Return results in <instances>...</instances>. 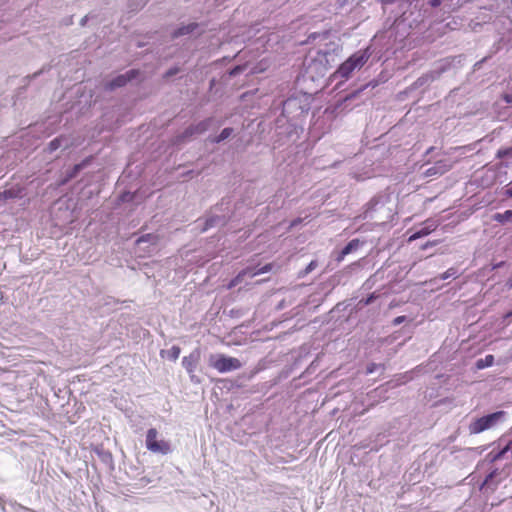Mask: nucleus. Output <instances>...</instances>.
Masks as SVG:
<instances>
[{
    "mask_svg": "<svg viewBox=\"0 0 512 512\" xmlns=\"http://www.w3.org/2000/svg\"><path fill=\"white\" fill-rule=\"evenodd\" d=\"M395 204L388 194L375 196L367 203L364 212L358 216L360 219H374L379 224H385L393 220Z\"/></svg>",
    "mask_w": 512,
    "mask_h": 512,
    "instance_id": "nucleus-3",
    "label": "nucleus"
},
{
    "mask_svg": "<svg viewBox=\"0 0 512 512\" xmlns=\"http://www.w3.org/2000/svg\"><path fill=\"white\" fill-rule=\"evenodd\" d=\"M504 318H512V310L506 313Z\"/></svg>",
    "mask_w": 512,
    "mask_h": 512,
    "instance_id": "nucleus-47",
    "label": "nucleus"
},
{
    "mask_svg": "<svg viewBox=\"0 0 512 512\" xmlns=\"http://www.w3.org/2000/svg\"><path fill=\"white\" fill-rule=\"evenodd\" d=\"M508 452H510V450H509L508 444H506L502 449H500L498 451L492 450L491 452H489L487 454V459L490 462H495L497 460H500V459L506 457Z\"/></svg>",
    "mask_w": 512,
    "mask_h": 512,
    "instance_id": "nucleus-22",
    "label": "nucleus"
},
{
    "mask_svg": "<svg viewBox=\"0 0 512 512\" xmlns=\"http://www.w3.org/2000/svg\"><path fill=\"white\" fill-rule=\"evenodd\" d=\"M494 364V356L491 354L486 355L484 358H480L476 361L475 366L477 369H485L491 367Z\"/></svg>",
    "mask_w": 512,
    "mask_h": 512,
    "instance_id": "nucleus-24",
    "label": "nucleus"
},
{
    "mask_svg": "<svg viewBox=\"0 0 512 512\" xmlns=\"http://www.w3.org/2000/svg\"><path fill=\"white\" fill-rule=\"evenodd\" d=\"M44 69H45V68H43V69H41V70H39V71H37V72L33 73V74H32V75H30V76H27V78H29V79H35V78H37L40 74H42V73L44 72Z\"/></svg>",
    "mask_w": 512,
    "mask_h": 512,
    "instance_id": "nucleus-40",
    "label": "nucleus"
},
{
    "mask_svg": "<svg viewBox=\"0 0 512 512\" xmlns=\"http://www.w3.org/2000/svg\"><path fill=\"white\" fill-rule=\"evenodd\" d=\"M450 277H453V278L458 277V270L456 268L451 267L440 275L441 280H446Z\"/></svg>",
    "mask_w": 512,
    "mask_h": 512,
    "instance_id": "nucleus-30",
    "label": "nucleus"
},
{
    "mask_svg": "<svg viewBox=\"0 0 512 512\" xmlns=\"http://www.w3.org/2000/svg\"><path fill=\"white\" fill-rule=\"evenodd\" d=\"M233 133V128H230V127H227V128H224L220 134L216 137H214L213 139H211V141L213 143H220L226 139H228Z\"/></svg>",
    "mask_w": 512,
    "mask_h": 512,
    "instance_id": "nucleus-26",
    "label": "nucleus"
},
{
    "mask_svg": "<svg viewBox=\"0 0 512 512\" xmlns=\"http://www.w3.org/2000/svg\"><path fill=\"white\" fill-rule=\"evenodd\" d=\"M511 183H512V181H511Z\"/></svg>",
    "mask_w": 512,
    "mask_h": 512,
    "instance_id": "nucleus-52",
    "label": "nucleus"
},
{
    "mask_svg": "<svg viewBox=\"0 0 512 512\" xmlns=\"http://www.w3.org/2000/svg\"><path fill=\"white\" fill-rule=\"evenodd\" d=\"M509 287L512 288V279L509 281Z\"/></svg>",
    "mask_w": 512,
    "mask_h": 512,
    "instance_id": "nucleus-51",
    "label": "nucleus"
},
{
    "mask_svg": "<svg viewBox=\"0 0 512 512\" xmlns=\"http://www.w3.org/2000/svg\"><path fill=\"white\" fill-rule=\"evenodd\" d=\"M431 7H439L442 4V0H430L429 2Z\"/></svg>",
    "mask_w": 512,
    "mask_h": 512,
    "instance_id": "nucleus-39",
    "label": "nucleus"
},
{
    "mask_svg": "<svg viewBox=\"0 0 512 512\" xmlns=\"http://www.w3.org/2000/svg\"><path fill=\"white\" fill-rule=\"evenodd\" d=\"M369 281H370V279L366 280V282H365V285H367V286H368V288H370V287H371V286L369 285Z\"/></svg>",
    "mask_w": 512,
    "mask_h": 512,
    "instance_id": "nucleus-49",
    "label": "nucleus"
},
{
    "mask_svg": "<svg viewBox=\"0 0 512 512\" xmlns=\"http://www.w3.org/2000/svg\"><path fill=\"white\" fill-rule=\"evenodd\" d=\"M145 446L147 450L155 454L167 455L172 452L170 442L163 439L156 428L147 430Z\"/></svg>",
    "mask_w": 512,
    "mask_h": 512,
    "instance_id": "nucleus-6",
    "label": "nucleus"
},
{
    "mask_svg": "<svg viewBox=\"0 0 512 512\" xmlns=\"http://www.w3.org/2000/svg\"><path fill=\"white\" fill-rule=\"evenodd\" d=\"M495 474H496V471L491 472V473L486 477V479H485V481H484V485H488V484H489V482H490V481L493 479V477L495 476Z\"/></svg>",
    "mask_w": 512,
    "mask_h": 512,
    "instance_id": "nucleus-38",
    "label": "nucleus"
},
{
    "mask_svg": "<svg viewBox=\"0 0 512 512\" xmlns=\"http://www.w3.org/2000/svg\"><path fill=\"white\" fill-rule=\"evenodd\" d=\"M405 320V316H398L394 319V324L399 325Z\"/></svg>",
    "mask_w": 512,
    "mask_h": 512,
    "instance_id": "nucleus-41",
    "label": "nucleus"
},
{
    "mask_svg": "<svg viewBox=\"0 0 512 512\" xmlns=\"http://www.w3.org/2000/svg\"><path fill=\"white\" fill-rule=\"evenodd\" d=\"M504 411H496L473 420L469 424L470 434H479L496 426L505 417Z\"/></svg>",
    "mask_w": 512,
    "mask_h": 512,
    "instance_id": "nucleus-5",
    "label": "nucleus"
},
{
    "mask_svg": "<svg viewBox=\"0 0 512 512\" xmlns=\"http://www.w3.org/2000/svg\"><path fill=\"white\" fill-rule=\"evenodd\" d=\"M87 20H88V17H87V16L83 17V18L81 19V21H80V25H81V26H84V25L86 24Z\"/></svg>",
    "mask_w": 512,
    "mask_h": 512,
    "instance_id": "nucleus-46",
    "label": "nucleus"
},
{
    "mask_svg": "<svg viewBox=\"0 0 512 512\" xmlns=\"http://www.w3.org/2000/svg\"><path fill=\"white\" fill-rule=\"evenodd\" d=\"M198 26L199 24L195 22L183 25L174 31L173 36L177 38L180 36L191 34L198 28Z\"/></svg>",
    "mask_w": 512,
    "mask_h": 512,
    "instance_id": "nucleus-20",
    "label": "nucleus"
},
{
    "mask_svg": "<svg viewBox=\"0 0 512 512\" xmlns=\"http://www.w3.org/2000/svg\"><path fill=\"white\" fill-rule=\"evenodd\" d=\"M209 365L219 373L231 372L242 367L241 362L237 358L226 356L224 354L211 355L209 358Z\"/></svg>",
    "mask_w": 512,
    "mask_h": 512,
    "instance_id": "nucleus-7",
    "label": "nucleus"
},
{
    "mask_svg": "<svg viewBox=\"0 0 512 512\" xmlns=\"http://www.w3.org/2000/svg\"><path fill=\"white\" fill-rule=\"evenodd\" d=\"M377 298H378V295L375 292H373L370 295H368V297L361 299L359 301V304L367 306V305L372 304Z\"/></svg>",
    "mask_w": 512,
    "mask_h": 512,
    "instance_id": "nucleus-31",
    "label": "nucleus"
},
{
    "mask_svg": "<svg viewBox=\"0 0 512 512\" xmlns=\"http://www.w3.org/2000/svg\"><path fill=\"white\" fill-rule=\"evenodd\" d=\"M72 145L70 138L67 136L61 135L59 137L54 138L48 144L47 151L49 153H53L59 148L68 149Z\"/></svg>",
    "mask_w": 512,
    "mask_h": 512,
    "instance_id": "nucleus-15",
    "label": "nucleus"
},
{
    "mask_svg": "<svg viewBox=\"0 0 512 512\" xmlns=\"http://www.w3.org/2000/svg\"><path fill=\"white\" fill-rule=\"evenodd\" d=\"M318 263L316 260H312L307 266L305 269L299 271L298 273V278H303L305 277L306 275H308L309 273H311L316 267H317Z\"/></svg>",
    "mask_w": 512,
    "mask_h": 512,
    "instance_id": "nucleus-29",
    "label": "nucleus"
},
{
    "mask_svg": "<svg viewBox=\"0 0 512 512\" xmlns=\"http://www.w3.org/2000/svg\"><path fill=\"white\" fill-rule=\"evenodd\" d=\"M438 224L435 220L428 219L426 220L420 228L416 229L413 234L409 237V242L420 239L432 233Z\"/></svg>",
    "mask_w": 512,
    "mask_h": 512,
    "instance_id": "nucleus-14",
    "label": "nucleus"
},
{
    "mask_svg": "<svg viewBox=\"0 0 512 512\" xmlns=\"http://www.w3.org/2000/svg\"><path fill=\"white\" fill-rule=\"evenodd\" d=\"M179 71H180V69L178 67H172L165 72L164 78L169 79V78L175 76L176 74H178Z\"/></svg>",
    "mask_w": 512,
    "mask_h": 512,
    "instance_id": "nucleus-34",
    "label": "nucleus"
},
{
    "mask_svg": "<svg viewBox=\"0 0 512 512\" xmlns=\"http://www.w3.org/2000/svg\"><path fill=\"white\" fill-rule=\"evenodd\" d=\"M304 113L300 102L296 98H289L283 102L282 112L275 121L278 135H286L289 139L298 134L296 119Z\"/></svg>",
    "mask_w": 512,
    "mask_h": 512,
    "instance_id": "nucleus-2",
    "label": "nucleus"
},
{
    "mask_svg": "<svg viewBox=\"0 0 512 512\" xmlns=\"http://www.w3.org/2000/svg\"><path fill=\"white\" fill-rule=\"evenodd\" d=\"M379 368V365L376 364V363H370L367 368H366V373L367 374H372L374 372L377 371V369Z\"/></svg>",
    "mask_w": 512,
    "mask_h": 512,
    "instance_id": "nucleus-36",
    "label": "nucleus"
},
{
    "mask_svg": "<svg viewBox=\"0 0 512 512\" xmlns=\"http://www.w3.org/2000/svg\"><path fill=\"white\" fill-rule=\"evenodd\" d=\"M327 35H328L327 32L322 33V34L312 33V34L309 35L308 41L309 42L314 41L317 37L327 38Z\"/></svg>",
    "mask_w": 512,
    "mask_h": 512,
    "instance_id": "nucleus-37",
    "label": "nucleus"
},
{
    "mask_svg": "<svg viewBox=\"0 0 512 512\" xmlns=\"http://www.w3.org/2000/svg\"><path fill=\"white\" fill-rule=\"evenodd\" d=\"M198 359L199 354L196 352H193L190 355L183 357L182 366L189 374H192L196 369Z\"/></svg>",
    "mask_w": 512,
    "mask_h": 512,
    "instance_id": "nucleus-18",
    "label": "nucleus"
},
{
    "mask_svg": "<svg viewBox=\"0 0 512 512\" xmlns=\"http://www.w3.org/2000/svg\"><path fill=\"white\" fill-rule=\"evenodd\" d=\"M245 69H246V65H237L230 70L229 74H230V76L235 77V76L241 74Z\"/></svg>",
    "mask_w": 512,
    "mask_h": 512,
    "instance_id": "nucleus-33",
    "label": "nucleus"
},
{
    "mask_svg": "<svg viewBox=\"0 0 512 512\" xmlns=\"http://www.w3.org/2000/svg\"><path fill=\"white\" fill-rule=\"evenodd\" d=\"M271 270V264H266L261 268L255 269L252 267H247L240 271L237 276L231 281L229 287L236 286L241 283L245 277L253 278L257 275H261L267 273Z\"/></svg>",
    "mask_w": 512,
    "mask_h": 512,
    "instance_id": "nucleus-9",
    "label": "nucleus"
},
{
    "mask_svg": "<svg viewBox=\"0 0 512 512\" xmlns=\"http://www.w3.org/2000/svg\"><path fill=\"white\" fill-rule=\"evenodd\" d=\"M371 57L369 48L360 49L348 57L331 75L333 80H348L354 71H359Z\"/></svg>",
    "mask_w": 512,
    "mask_h": 512,
    "instance_id": "nucleus-4",
    "label": "nucleus"
},
{
    "mask_svg": "<svg viewBox=\"0 0 512 512\" xmlns=\"http://www.w3.org/2000/svg\"><path fill=\"white\" fill-rule=\"evenodd\" d=\"M194 135H198V134L196 133L194 126L192 124V125L188 126L181 134H179L177 136V142H184L188 138H190Z\"/></svg>",
    "mask_w": 512,
    "mask_h": 512,
    "instance_id": "nucleus-25",
    "label": "nucleus"
},
{
    "mask_svg": "<svg viewBox=\"0 0 512 512\" xmlns=\"http://www.w3.org/2000/svg\"><path fill=\"white\" fill-rule=\"evenodd\" d=\"M224 205V202L221 203L220 207H215L210 215L206 218L205 220V225L204 227L202 228V231H206L210 228H213V227H220V226H224L228 219H229V207L227 206L225 208V210H227V213H223V214H218L217 211H222V206Z\"/></svg>",
    "mask_w": 512,
    "mask_h": 512,
    "instance_id": "nucleus-8",
    "label": "nucleus"
},
{
    "mask_svg": "<svg viewBox=\"0 0 512 512\" xmlns=\"http://www.w3.org/2000/svg\"><path fill=\"white\" fill-rule=\"evenodd\" d=\"M505 195L509 198H512V186H507L505 190Z\"/></svg>",
    "mask_w": 512,
    "mask_h": 512,
    "instance_id": "nucleus-42",
    "label": "nucleus"
},
{
    "mask_svg": "<svg viewBox=\"0 0 512 512\" xmlns=\"http://www.w3.org/2000/svg\"><path fill=\"white\" fill-rule=\"evenodd\" d=\"M450 65H451V61H449L448 59L443 60L436 70H433L430 73H427V74L421 76L420 78H418L417 82L420 85H423L425 83L432 82V81L438 79L442 73H444L445 71L448 70Z\"/></svg>",
    "mask_w": 512,
    "mask_h": 512,
    "instance_id": "nucleus-13",
    "label": "nucleus"
},
{
    "mask_svg": "<svg viewBox=\"0 0 512 512\" xmlns=\"http://www.w3.org/2000/svg\"><path fill=\"white\" fill-rule=\"evenodd\" d=\"M95 453L98 455V457L104 464H106L109 467L113 466V457L108 450H104L103 448H96Z\"/></svg>",
    "mask_w": 512,
    "mask_h": 512,
    "instance_id": "nucleus-23",
    "label": "nucleus"
},
{
    "mask_svg": "<svg viewBox=\"0 0 512 512\" xmlns=\"http://www.w3.org/2000/svg\"><path fill=\"white\" fill-rule=\"evenodd\" d=\"M504 100L506 103L511 104L512 103V94H505Z\"/></svg>",
    "mask_w": 512,
    "mask_h": 512,
    "instance_id": "nucleus-43",
    "label": "nucleus"
},
{
    "mask_svg": "<svg viewBox=\"0 0 512 512\" xmlns=\"http://www.w3.org/2000/svg\"><path fill=\"white\" fill-rule=\"evenodd\" d=\"M494 219L500 223L512 222V210H506L503 213H496Z\"/></svg>",
    "mask_w": 512,
    "mask_h": 512,
    "instance_id": "nucleus-27",
    "label": "nucleus"
},
{
    "mask_svg": "<svg viewBox=\"0 0 512 512\" xmlns=\"http://www.w3.org/2000/svg\"><path fill=\"white\" fill-rule=\"evenodd\" d=\"M452 168V162L449 159H441L428 167L424 172L425 177L441 176Z\"/></svg>",
    "mask_w": 512,
    "mask_h": 512,
    "instance_id": "nucleus-11",
    "label": "nucleus"
},
{
    "mask_svg": "<svg viewBox=\"0 0 512 512\" xmlns=\"http://www.w3.org/2000/svg\"><path fill=\"white\" fill-rule=\"evenodd\" d=\"M512 155V147L501 148L497 151L496 157L499 159H503L505 157Z\"/></svg>",
    "mask_w": 512,
    "mask_h": 512,
    "instance_id": "nucleus-32",
    "label": "nucleus"
},
{
    "mask_svg": "<svg viewBox=\"0 0 512 512\" xmlns=\"http://www.w3.org/2000/svg\"><path fill=\"white\" fill-rule=\"evenodd\" d=\"M300 222H301V220H300V219H295V220H293V221L291 222V225H290V226H291V227H295V226H296V225H298Z\"/></svg>",
    "mask_w": 512,
    "mask_h": 512,
    "instance_id": "nucleus-44",
    "label": "nucleus"
},
{
    "mask_svg": "<svg viewBox=\"0 0 512 512\" xmlns=\"http://www.w3.org/2000/svg\"><path fill=\"white\" fill-rule=\"evenodd\" d=\"M21 197H22V189L17 186H13L11 188L0 191V202L1 201L6 202L7 200L21 198Z\"/></svg>",
    "mask_w": 512,
    "mask_h": 512,
    "instance_id": "nucleus-19",
    "label": "nucleus"
},
{
    "mask_svg": "<svg viewBox=\"0 0 512 512\" xmlns=\"http://www.w3.org/2000/svg\"><path fill=\"white\" fill-rule=\"evenodd\" d=\"M340 47L335 42H329L319 49H311L304 58V73L315 81L327 73L336 61Z\"/></svg>",
    "mask_w": 512,
    "mask_h": 512,
    "instance_id": "nucleus-1",
    "label": "nucleus"
},
{
    "mask_svg": "<svg viewBox=\"0 0 512 512\" xmlns=\"http://www.w3.org/2000/svg\"><path fill=\"white\" fill-rule=\"evenodd\" d=\"M138 75V71L135 69H131L124 74L117 75L110 81L106 82L105 88L106 90H114L116 88H120L125 86L129 81L134 79Z\"/></svg>",
    "mask_w": 512,
    "mask_h": 512,
    "instance_id": "nucleus-10",
    "label": "nucleus"
},
{
    "mask_svg": "<svg viewBox=\"0 0 512 512\" xmlns=\"http://www.w3.org/2000/svg\"><path fill=\"white\" fill-rule=\"evenodd\" d=\"M11 506L15 512H33L32 510L25 508L17 503H11Z\"/></svg>",
    "mask_w": 512,
    "mask_h": 512,
    "instance_id": "nucleus-35",
    "label": "nucleus"
},
{
    "mask_svg": "<svg viewBox=\"0 0 512 512\" xmlns=\"http://www.w3.org/2000/svg\"><path fill=\"white\" fill-rule=\"evenodd\" d=\"M361 245V242L359 239H352L351 241H349L344 247L343 249L341 250V252L339 253L338 257H337V261L338 262H341L344 260L345 256H347L348 254L356 251Z\"/></svg>",
    "mask_w": 512,
    "mask_h": 512,
    "instance_id": "nucleus-17",
    "label": "nucleus"
},
{
    "mask_svg": "<svg viewBox=\"0 0 512 512\" xmlns=\"http://www.w3.org/2000/svg\"><path fill=\"white\" fill-rule=\"evenodd\" d=\"M358 92H359V91H356V92L352 93L351 95H349V96L347 97V99L353 98V97H354Z\"/></svg>",
    "mask_w": 512,
    "mask_h": 512,
    "instance_id": "nucleus-48",
    "label": "nucleus"
},
{
    "mask_svg": "<svg viewBox=\"0 0 512 512\" xmlns=\"http://www.w3.org/2000/svg\"><path fill=\"white\" fill-rule=\"evenodd\" d=\"M89 163V159H85L82 162L74 165L72 168L66 171L65 177L62 180V184H66L70 180L76 178L81 170H83Z\"/></svg>",
    "mask_w": 512,
    "mask_h": 512,
    "instance_id": "nucleus-16",
    "label": "nucleus"
},
{
    "mask_svg": "<svg viewBox=\"0 0 512 512\" xmlns=\"http://www.w3.org/2000/svg\"><path fill=\"white\" fill-rule=\"evenodd\" d=\"M1 510H2L3 512H6L5 506H4L3 504L1 505Z\"/></svg>",
    "mask_w": 512,
    "mask_h": 512,
    "instance_id": "nucleus-50",
    "label": "nucleus"
},
{
    "mask_svg": "<svg viewBox=\"0 0 512 512\" xmlns=\"http://www.w3.org/2000/svg\"><path fill=\"white\" fill-rule=\"evenodd\" d=\"M159 241V236L153 233H147L140 236L136 240V245L139 249H142L145 253H151L156 249Z\"/></svg>",
    "mask_w": 512,
    "mask_h": 512,
    "instance_id": "nucleus-12",
    "label": "nucleus"
},
{
    "mask_svg": "<svg viewBox=\"0 0 512 512\" xmlns=\"http://www.w3.org/2000/svg\"><path fill=\"white\" fill-rule=\"evenodd\" d=\"M180 352H181L180 347L172 346L169 350L162 351V354L166 353L168 359H170L172 361H176L180 356Z\"/></svg>",
    "mask_w": 512,
    "mask_h": 512,
    "instance_id": "nucleus-28",
    "label": "nucleus"
},
{
    "mask_svg": "<svg viewBox=\"0 0 512 512\" xmlns=\"http://www.w3.org/2000/svg\"><path fill=\"white\" fill-rule=\"evenodd\" d=\"M485 60H486V58H483L482 60H480V61L476 62V64H475V68H480V67H481V65H482V63H483Z\"/></svg>",
    "mask_w": 512,
    "mask_h": 512,
    "instance_id": "nucleus-45",
    "label": "nucleus"
},
{
    "mask_svg": "<svg viewBox=\"0 0 512 512\" xmlns=\"http://www.w3.org/2000/svg\"><path fill=\"white\" fill-rule=\"evenodd\" d=\"M214 121H215L214 118L209 117V118H206V119L198 122L197 124H193L196 133L198 135L205 133L206 131H208L211 128Z\"/></svg>",
    "mask_w": 512,
    "mask_h": 512,
    "instance_id": "nucleus-21",
    "label": "nucleus"
}]
</instances>
